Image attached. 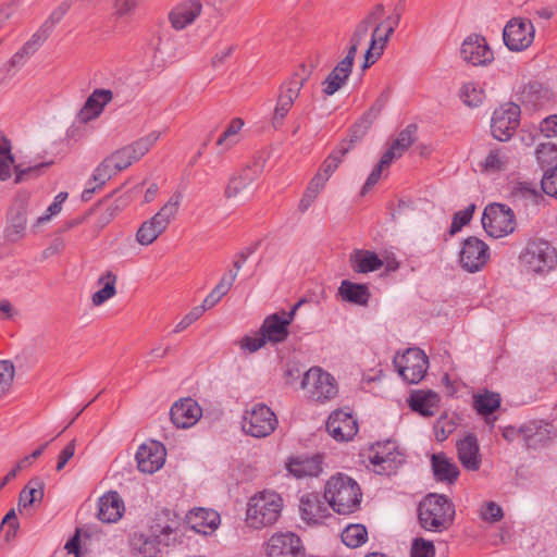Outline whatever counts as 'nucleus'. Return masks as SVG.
Listing matches in <instances>:
<instances>
[{
  "instance_id": "obj_3",
  "label": "nucleus",
  "mask_w": 557,
  "mask_h": 557,
  "mask_svg": "<svg viewBox=\"0 0 557 557\" xmlns=\"http://www.w3.org/2000/svg\"><path fill=\"white\" fill-rule=\"evenodd\" d=\"M283 499L274 491H262L249 499L246 521L253 529L274 524L282 511Z\"/></svg>"
},
{
  "instance_id": "obj_44",
  "label": "nucleus",
  "mask_w": 557,
  "mask_h": 557,
  "mask_svg": "<svg viewBox=\"0 0 557 557\" xmlns=\"http://www.w3.org/2000/svg\"><path fill=\"white\" fill-rule=\"evenodd\" d=\"M343 543L350 548H357L368 540V531L363 524H349L342 532Z\"/></svg>"
},
{
  "instance_id": "obj_11",
  "label": "nucleus",
  "mask_w": 557,
  "mask_h": 557,
  "mask_svg": "<svg viewBox=\"0 0 557 557\" xmlns=\"http://www.w3.org/2000/svg\"><path fill=\"white\" fill-rule=\"evenodd\" d=\"M520 107L513 102H507L497 108L492 116V135L499 141L511 138L520 124Z\"/></svg>"
},
{
  "instance_id": "obj_29",
  "label": "nucleus",
  "mask_w": 557,
  "mask_h": 557,
  "mask_svg": "<svg viewBox=\"0 0 557 557\" xmlns=\"http://www.w3.org/2000/svg\"><path fill=\"white\" fill-rule=\"evenodd\" d=\"M124 503L117 492H109L99 499L98 518L107 523L116 522L124 512Z\"/></svg>"
},
{
  "instance_id": "obj_53",
  "label": "nucleus",
  "mask_w": 557,
  "mask_h": 557,
  "mask_svg": "<svg viewBox=\"0 0 557 557\" xmlns=\"http://www.w3.org/2000/svg\"><path fill=\"white\" fill-rule=\"evenodd\" d=\"M15 367L10 360H0V399L7 395L13 383Z\"/></svg>"
},
{
  "instance_id": "obj_26",
  "label": "nucleus",
  "mask_w": 557,
  "mask_h": 557,
  "mask_svg": "<svg viewBox=\"0 0 557 557\" xmlns=\"http://www.w3.org/2000/svg\"><path fill=\"white\" fill-rule=\"evenodd\" d=\"M261 165L255 163L246 166L238 175L233 176L225 188L226 198L238 197L243 191L248 189L261 173Z\"/></svg>"
},
{
  "instance_id": "obj_41",
  "label": "nucleus",
  "mask_w": 557,
  "mask_h": 557,
  "mask_svg": "<svg viewBox=\"0 0 557 557\" xmlns=\"http://www.w3.org/2000/svg\"><path fill=\"white\" fill-rule=\"evenodd\" d=\"M116 281L117 277L112 271H106L99 278L98 284L102 285V288L96 292L92 297V304L95 306H101L116 294Z\"/></svg>"
},
{
  "instance_id": "obj_43",
  "label": "nucleus",
  "mask_w": 557,
  "mask_h": 557,
  "mask_svg": "<svg viewBox=\"0 0 557 557\" xmlns=\"http://www.w3.org/2000/svg\"><path fill=\"white\" fill-rule=\"evenodd\" d=\"M507 152L506 148L490 150L484 161L481 163L482 171L493 173L506 170L510 161Z\"/></svg>"
},
{
  "instance_id": "obj_55",
  "label": "nucleus",
  "mask_w": 557,
  "mask_h": 557,
  "mask_svg": "<svg viewBox=\"0 0 557 557\" xmlns=\"http://www.w3.org/2000/svg\"><path fill=\"white\" fill-rule=\"evenodd\" d=\"M536 160L542 169L557 161V145L553 143L540 144L535 150Z\"/></svg>"
},
{
  "instance_id": "obj_54",
  "label": "nucleus",
  "mask_w": 557,
  "mask_h": 557,
  "mask_svg": "<svg viewBox=\"0 0 557 557\" xmlns=\"http://www.w3.org/2000/svg\"><path fill=\"white\" fill-rule=\"evenodd\" d=\"M132 545L133 549L139 557H156L159 553L156 540L139 536L133 540Z\"/></svg>"
},
{
  "instance_id": "obj_30",
  "label": "nucleus",
  "mask_w": 557,
  "mask_h": 557,
  "mask_svg": "<svg viewBox=\"0 0 557 557\" xmlns=\"http://www.w3.org/2000/svg\"><path fill=\"white\" fill-rule=\"evenodd\" d=\"M458 458L461 465L470 471L479 470L481 456L478 440L474 435H468L457 443Z\"/></svg>"
},
{
  "instance_id": "obj_34",
  "label": "nucleus",
  "mask_w": 557,
  "mask_h": 557,
  "mask_svg": "<svg viewBox=\"0 0 557 557\" xmlns=\"http://www.w3.org/2000/svg\"><path fill=\"white\" fill-rule=\"evenodd\" d=\"M388 97L389 95L387 91L381 94V96L375 100L369 111L366 112L359 122L352 126L351 134L356 139H360L367 133L372 122L376 120L381 114L388 100Z\"/></svg>"
},
{
  "instance_id": "obj_46",
  "label": "nucleus",
  "mask_w": 557,
  "mask_h": 557,
  "mask_svg": "<svg viewBox=\"0 0 557 557\" xmlns=\"http://www.w3.org/2000/svg\"><path fill=\"white\" fill-rule=\"evenodd\" d=\"M243 126L244 121L240 117H234L216 140V145L225 150L234 147L239 141L238 133Z\"/></svg>"
},
{
  "instance_id": "obj_37",
  "label": "nucleus",
  "mask_w": 557,
  "mask_h": 557,
  "mask_svg": "<svg viewBox=\"0 0 557 557\" xmlns=\"http://www.w3.org/2000/svg\"><path fill=\"white\" fill-rule=\"evenodd\" d=\"M339 294L344 300L356 305H367L370 292L367 285L344 280L339 286Z\"/></svg>"
},
{
  "instance_id": "obj_63",
  "label": "nucleus",
  "mask_w": 557,
  "mask_h": 557,
  "mask_svg": "<svg viewBox=\"0 0 557 557\" xmlns=\"http://www.w3.org/2000/svg\"><path fill=\"white\" fill-rule=\"evenodd\" d=\"M7 525L5 539L9 541L15 536L16 531L20 527L17 517L14 509H11L3 518L0 529Z\"/></svg>"
},
{
  "instance_id": "obj_8",
  "label": "nucleus",
  "mask_w": 557,
  "mask_h": 557,
  "mask_svg": "<svg viewBox=\"0 0 557 557\" xmlns=\"http://www.w3.org/2000/svg\"><path fill=\"white\" fill-rule=\"evenodd\" d=\"M393 363L403 380L418 384L425 375L429 359L420 348H408L403 355L395 356Z\"/></svg>"
},
{
  "instance_id": "obj_5",
  "label": "nucleus",
  "mask_w": 557,
  "mask_h": 557,
  "mask_svg": "<svg viewBox=\"0 0 557 557\" xmlns=\"http://www.w3.org/2000/svg\"><path fill=\"white\" fill-rule=\"evenodd\" d=\"M300 388L307 392L310 399L318 403L330 400L338 393L335 379L320 367H312L304 373Z\"/></svg>"
},
{
  "instance_id": "obj_48",
  "label": "nucleus",
  "mask_w": 557,
  "mask_h": 557,
  "mask_svg": "<svg viewBox=\"0 0 557 557\" xmlns=\"http://www.w3.org/2000/svg\"><path fill=\"white\" fill-rule=\"evenodd\" d=\"M417 126L413 124L408 125L403 129L397 138L392 143L391 148L401 157L414 143Z\"/></svg>"
},
{
  "instance_id": "obj_13",
  "label": "nucleus",
  "mask_w": 557,
  "mask_h": 557,
  "mask_svg": "<svg viewBox=\"0 0 557 557\" xmlns=\"http://www.w3.org/2000/svg\"><path fill=\"white\" fill-rule=\"evenodd\" d=\"M28 199L18 197L14 200L7 214L4 238L9 243H17L24 238L27 226Z\"/></svg>"
},
{
  "instance_id": "obj_23",
  "label": "nucleus",
  "mask_w": 557,
  "mask_h": 557,
  "mask_svg": "<svg viewBox=\"0 0 557 557\" xmlns=\"http://www.w3.org/2000/svg\"><path fill=\"white\" fill-rule=\"evenodd\" d=\"M202 416V409L191 398L176 401L170 411L171 421L176 428L188 429L195 425Z\"/></svg>"
},
{
  "instance_id": "obj_14",
  "label": "nucleus",
  "mask_w": 557,
  "mask_h": 557,
  "mask_svg": "<svg viewBox=\"0 0 557 557\" xmlns=\"http://www.w3.org/2000/svg\"><path fill=\"white\" fill-rule=\"evenodd\" d=\"M268 557H305L300 537L293 532L273 534L267 543Z\"/></svg>"
},
{
  "instance_id": "obj_33",
  "label": "nucleus",
  "mask_w": 557,
  "mask_h": 557,
  "mask_svg": "<svg viewBox=\"0 0 557 557\" xmlns=\"http://www.w3.org/2000/svg\"><path fill=\"white\" fill-rule=\"evenodd\" d=\"M349 263L356 273H369L383 267V261L375 252L364 249H355L349 256Z\"/></svg>"
},
{
  "instance_id": "obj_16",
  "label": "nucleus",
  "mask_w": 557,
  "mask_h": 557,
  "mask_svg": "<svg viewBox=\"0 0 557 557\" xmlns=\"http://www.w3.org/2000/svg\"><path fill=\"white\" fill-rule=\"evenodd\" d=\"M488 246L476 237H468L460 251V264L470 273L481 270L488 260Z\"/></svg>"
},
{
  "instance_id": "obj_60",
  "label": "nucleus",
  "mask_w": 557,
  "mask_h": 557,
  "mask_svg": "<svg viewBox=\"0 0 557 557\" xmlns=\"http://www.w3.org/2000/svg\"><path fill=\"white\" fill-rule=\"evenodd\" d=\"M165 517H168V512H163L161 516H159L151 525V531L154 536L170 535L175 530L176 521H170L169 519L163 521Z\"/></svg>"
},
{
  "instance_id": "obj_17",
  "label": "nucleus",
  "mask_w": 557,
  "mask_h": 557,
  "mask_svg": "<svg viewBox=\"0 0 557 557\" xmlns=\"http://www.w3.org/2000/svg\"><path fill=\"white\" fill-rule=\"evenodd\" d=\"M460 54L463 61L474 66L487 65L494 60L493 51L486 39L476 34H472L463 40Z\"/></svg>"
},
{
  "instance_id": "obj_62",
  "label": "nucleus",
  "mask_w": 557,
  "mask_h": 557,
  "mask_svg": "<svg viewBox=\"0 0 557 557\" xmlns=\"http://www.w3.org/2000/svg\"><path fill=\"white\" fill-rule=\"evenodd\" d=\"M504 516L502 507L494 503L487 502L481 508V517L483 520L488 522H497Z\"/></svg>"
},
{
  "instance_id": "obj_45",
  "label": "nucleus",
  "mask_w": 557,
  "mask_h": 557,
  "mask_svg": "<svg viewBox=\"0 0 557 557\" xmlns=\"http://www.w3.org/2000/svg\"><path fill=\"white\" fill-rule=\"evenodd\" d=\"M473 405L479 414L488 416L499 408L500 396L497 393L486 391L474 396Z\"/></svg>"
},
{
  "instance_id": "obj_52",
  "label": "nucleus",
  "mask_w": 557,
  "mask_h": 557,
  "mask_svg": "<svg viewBox=\"0 0 557 557\" xmlns=\"http://www.w3.org/2000/svg\"><path fill=\"white\" fill-rule=\"evenodd\" d=\"M512 195L516 198L528 200L534 205H536L540 201V199L543 198L541 191L536 188V186L529 182L518 183L513 187Z\"/></svg>"
},
{
  "instance_id": "obj_15",
  "label": "nucleus",
  "mask_w": 557,
  "mask_h": 557,
  "mask_svg": "<svg viewBox=\"0 0 557 557\" xmlns=\"http://www.w3.org/2000/svg\"><path fill=\"white\" fill-rule=\"evenodd\" d=\"M369 459L376 467L377 473L388 475L404 462V456L397 450L396 444L391 441L373 446Z\"/></svg>"
},
{
  "instance_id": "obj_31",
  "label": "nucleus",
  "mask_w": 557,
  "mask_h": 557,
  "mask_svg": "<svg viewBox=\"0 0 557 557\" xmlns=\"http://www.w3.org/2000/svg\"><path fill=\"white\" fill-rule=\"evenodd\" d=\"M440 396L433 391H417L410 395L409 406L413 411L423 417H432L436 413Z\"/></svg>"
},
{
  "instance_id": "obj_19",
  "label": "nucleus",
  "mask_w": 557,
  "mask_h": 557,
  "mask_svg": "<svg viewBox=\"0 0 557 557\" xmlns=\"http://www.w3.org/2000/svg\"><path fill=\"white\" fill-rule=\"evenodd\" d=\"M165 456V447L160 442L144 443L136 453L138 469L145 473H154L163 466Z\"/></svg>"
},
{
  "instance_id": "obj_7",
  "label": "nucleus",
  "mask_w": 557,
  "mask_h": 557,
  "mask_svg": "<svg viewBox=\"0 0 557 557\" xmlns=\"http://www.w3.org/2000/svg\"><path fill=\"white\" fill-rule=\"evenodd\" d=\"M400 22V14L381 17L370 37L369 47L364 53L362 70H367L381 57L383 50Z\"/></svg>"
},
{
  "instance_id": "obj_28",
  "label": "nucleus",
  "mask_w": 557,
  "mask_h": 557,
  "mask_svg": "<svg viewBox=\"0 0 557 557\" xmlns=\"http://www.w3.org/2000/svg\"><path fill=\"white\" fill-rule=\"evenodd\" d=\"M113 94L109 89H96L87 98L84 107L78 112L79 121H90L96 119L102 112L104 106L112 100Z\"/></svg>"
},
{
  "instance_id": "obj_9",
  "label": "nucleus",
  "mask_w": 557,
  "mask_h": 557,
  "mask_svg": "<svg viewBox=\"0 0 557 557\" xmlns=\"http://www.w3.org/2000/svg\"><path fill=\"white\" fill-rule=\"evenodd\" d=\"M242 425L244 432L253 437H267L275 430L277 418L268 406L256 404L245 410Z\"/></svg>"
},
{
  "instance_id": "obj_4",
  "label": "nucleus",
  "mask_w": 557,
  "mask_h": 557,
  "mask_svg": "<svg viewBox=\"0 0 557 557\" xmlns=\"http://www.w3.org/2000/svg\"><path fill=\"white\" fill-rule=\"evenodd\" d=\"M520 265L534 274H547L557 265V250L547 240L530 239L519 255Z\"/></svg>"
},
{
  "instance_id": "obj_36",
  "label": "nucleus",
  "mask_w": 557,
  "mask_h": 557,
  "mask_svg": "<svg viewBox=\"0 0 557 557\" xmlns=\"http://www.w3.org/2000/svg\"><path fill=\"white\" fill-rule=\"evenodd\" d=\"M432 470L437 481L454 483L459 476V469L444 454L432 456Z\"/></svg>"
},
{
  "instance_id": "obj_27",
  "label": "nucleus",
  "mask_w": 557,
  "mask_h": 557,
  "mask_svg": "<svg viewBox=\"0 0 557 557\" xmlns=\"http://www.w3.org/2000/svg\"><path fill=\"white\" fill-rule=\"evenodd\" d=\"M290 322L278 313L267 317L260 327V333L264 339L270 343H282L288 336V325Z\"/></svg>"
},
{
  "instance_id": "obj_25",
  "label": "nucleus",
  "mask_w": 557,
  "mask_h": 557,
  "mask_svg": "<svg viewBox=\"0 0 557 557\" xmlns=\"http://www.w3.org/2000/svg\"><path fill=\"white\" fill-rule=\"evenodd\" d=\"M354 61L355 59L351 55L346 54V57L337 63V65L322 83L323 92L325 95H334L346 84L351 73Z\"/></svg>"
},
{
  "instance_id": "obj_18",
  "label": "nucleus",
  "mask_w": 557,
  "mask_h": 557,
  "mask_svg": "<svg viewBox=\"0 0 557 557\" xmlns=\"http://www.w3.org/2000/svg\"><path fill=\"white\" fill-rule=\"evenodd\" d=\"M385 15V8L383 4H375L367 15L356 25L355 30L350 37L349 48L347 54L354 59L356 57L359 46H361L368 38L369 34L376 27V22Z\"/></svg>"
},
{
  "instance_id": "obj_24",
  "label": "nucleus",
  "mask_w": 557,
  "mask_h": 557,
  "mask_svg": "<svg viewBox=\"0 0 557 557\" xmlns=\"http://www.w3.org/2000/svg\"><path fill=\"white\" fill-rule=\"evenodd\" d=\"M202 11L201 0H183L169 13L171 26L182 30L191 25Z\"/></svg>"
},
{
  "instance_id": "obj_50",
  "label": "nucleus",
  "mask_w": 557,
  "mask_h": 557,
  "mask_svg": "<svg viewBox=\"0 0 557 557\" xmlns=\"http://www.w3.org/2000/svg\"><path fill=\"white\" fill-rule=\"evenodd\" d=\"M14 163L11 153V144L8 139H0V182L8 180L11 176V170Z\"/></svg>"
},
{
  "instance_id": "obj_58",
  "label": "nucleus",
  "mask_w": 557,
  "mask_h": 557,
  "mask_svg": "<svg viewBox=\"0 0 557 557\" xmlns=\"http://www.w3.org/2000/svg\"><path fill=\"white\" fill-rule=\"evenodd\" d=\"M411 557H435L433 542L422 537L414 539L411 544Z\"/></svg>"
},
{
  "instance_id": "obj_59",
  "label": "nucleus",
  "mask_w": 557,
  "mask_h": 557,
  "mask_svg": "<svg viewBox=\"0 0 557 557\" xmlns=\"http://www.w3.org/2000/svg\"><path fill=\"white\" fill-rule=\"evenodd\" d=\"M541 187L546 195L557 198V164L545 171Z\"/></svg>"
},
{
  "instance_id": "obj_1",
  "label": "nucleus",
  "mask_w": 557,
  "mask_h": 557,
  "mask_svg": "<svg viewBox=\"0 0 557 557\" xmlns=\"http://www.w3.org/2000/svg\"><path fill=\"white\" fill-rule=\"evenodd\" d=\"M324 499L336 513L350 515L360 508L362 492L352 478L337 473L327 480Z\"/></svg>"
},
{
  "instance_id": "obj_38",
  "label": "nucleus",
  "mask_w": 557,
  "mask_h": 557,
  "mask_svg": "<svg viewBox=\"0 0 557 557\" xmlns=\"http://www.w3.org/2000/svg\"><path fill=\"white\" fill-rule=\"evenodd\" d=\"M357 140L358 139L351 135L349 143H341L339 146L323 161L318 172H322V176L329 180L342 163L346 153L350 150L351 145Z\"/></svg>"
},
{
  "instance_id": "obj_32",
  "label": "nucleus",
  "mask_w": 557,
  "mask_h": 557,
  "mask_svg": "<svg viewBox=\"0 0 557 557\" xmlns=\"http://www.w3.org/2000/svg\"><path fill=\"white\" fill-rule=\"evenodd\" d=\"M286 468L288 472L297 479L318 476L322 471L321 459L319 456L290 458Z\"/></svg>"
},
{
  "instance_id": "obj_22",
  "label": "nucleus",
  "mask_w": 557,
  "mask_h": 557,
  "mask_svg": "<svg viewBox=\"0 0 557 557\" xmlns=\"http://www.w3.org/2000/svg\"><path fill=\"white\" fill-rule=\"evenodd\" d=\"M503 436L508 442L522 440L524 445L529 448H535L540 443L545 441L547 430L545 426L537 422H529L520 428L507 426L503 430Z\"/></svg>"
},
{
  "instance_id": "obj_64",
  "label": "nucleus",
  "mask_w": 557,
  "mask_h": 557,
  "mask_svg": "<svg viewBox=\"0 0 557 557\" xmlns=\"http://www.w3.org/2000/svg\"><path fill=\"white\" fill-rule=\"evenodd\" d=\"M203 308L198 306L193 308L184 318L175 325L173 332L180 333L187 329L190 324L197 321L203 314Z\"/></svg>"
},
{
  "instance_id": "obj_39",
  "label": "nucleus",
  "mask_w": 557,
  "mask_h": 557,
  "mask_svg": "<svg viewBox=\"0 0 557 557\" xmlns=\"http://www.w3.org/2000/svg\"><path fill=\"white\" fill-rule=\"evenodd\" d=\"M45 484L40 479H32L21 491L18 496V510L22 511L44 498Z\"/></svg>"
},
{
  "instance_id": "obj_2",
  "label": "nucleus",
  "mask_w": 557,
  "mask_h": 557,
  "mask_svg": "<svg viewBox=\"0 0 557 557\" xmlns=\"http://www.w3.org/2000/svg\"><path fill=\"white\" fill-rule=\"evenodd\" d=\"M418 517L423 529L441 532L451 525L455 506L445 495L430 494L420 503Z\"/></svg>"
},
{
  "instance_id": "obj_61",
  "label": "nucleus",
  "mask_w": 557,
  "mask_h": 557,
  "mask_svg": "<svg viewBox=\"0 0 557 557\" xmlns=\"http://www.w3.org/2000/svg\"><path fill=\"white\" fill-rule=\"evenodd\" d=\"M267 341L264 336L260 333V331L255 336L246 335L239 342L238 345L243 350H247L249 352H256L260 348L265 345Z\"/></svg>"
},
{
  "instance_id": "obj_49",
  "label": "nucleus",
  "mask_w": 557,
  "mask_h": 557,
  "mask_svg": "<svg viewBox=\"0 0 557 557\" xmlns=\"http://www.w3.org/2000/svg\"><path fill=\"white\" fill-rule=\"evenodd\" d=\"M158 139L159 133L151 132L147 136L139 138L138 140L134 141L131 145H127V148L129 149V152L134 161H137L141 157H144L149 151V149L157 143Z\"/></svg>"
},
{
  "instance_id": "obj_56",
  "label": "nucleus",
  "mask_w": 557,
  "mask_h": 557,
  "mask_svg": "<svg viewBox=\"0 0 557 557\" xmlns=\"http://www.w3.org/2000/svg\"><path fill=\"white\" fill-rule=\"evenodd\" d=\"M456 422L448 416H442L434 425L435 438L438 442H444L455 431Z\"/></svg>"
},
{
  "instance_id": "obj_20",
  "label": "nucleus",
  "mask_w": 557,
  "mask_h": 557,
  "mask_svg": "<svg viewBox=\"0 0 557 557\" xmlns=\"http://www.w3.org/2000/svg\"><path fill=\"white\" fill-rule=\"evenodd\" d=\"M330 506L318 493H307L300 497L299 511L308 524H321L330 516Z\"/></svg>"
},
{
  "instance_id": "obj_6",
  "label": "nucleus",
  "mask_w": 557,
  "mask_h": 557,
  "mask_svg": "<svg viewBox=\"0 0 557 557\" xmlns=\"http://www.w3.org/2000/svg\"><path fill=\"white\" fill-rule=\"evenodd\" d=\"M482 225L491 237L502 238L515 231L516 216L508 206L491 203L484 209Z\"/></svg>"
},
{
  "instance_id": "obj_35",
  "label": "nucleus",
  "mask_w": 557,
  "mask_h": 557,
  "mask_svg": "<svg viewBox=\"0 0 557 557\" xmlns=\"http://www.w3.org/2000/svg\"><path fill=\"white\" fill-rule=\"evenodd\" d=\"M188 522L195 531L206 534L208 530L213 531L218 528L220 524V516L214 510L198 508L189 512Z\"/></svg>"
},
{
  "instance_id": "obj_40",
  "label": "nucleus",
  "mask_w": 557,
  "mask_h": 557,
  "mask_svg": "<svg viewBox=\"0 0 557 557\" xmlns=\"http://www.w3.org/2000/svg\"><path fill=\"white\" fill-rule=\"evenodd\" d=\"M182 200V193L175 191L152 218L166 230L172 221L175 220Z\"/></svg>"
},
{
  "instance_id": "obj_51",
  "label": "nucleus",
  "mask_w": 557,
  "mask_h": 557,
  "mask_svg": "<svg viewBox=\"0 0 557 557\" xmlns=\"http://www.w3.org/2000/svg\"><path fill=\"white\" fill-rule=\"evenodd\" d=\"M116 173H119V171L114 169L113 163H111L109 159L106 158L95 169L91 178L89 180V185L97 183V186L102 187Z\"/></svg>"
},
{
  "instance_id": "obj_10",
  "label": "nucleus",
  "mask_w": 557,
  "mask_h": 557,
  "mask_svg": "<svg viewBox=\"0 0 557 557\" xmlns=\"http://www.w3.org/2000/svg\"><path fill=\"white\" fill-rule=\"evenodd\" d=\"M307 77V73L304 75L296 73L287 83L281 86L272 117V126L275 129L282 127L284 120L293 108L295 100L298 98Z\"/></svg>"
},
{
  "instance_id": "obj_57",
  "label": "nucleus",
  "mask_w": 557,
  "mask_h": 557,
  "mask_svg": "<svg viewBox=\"0 0 557 557\" xmlns=\"http://www.w3.org/2000/svg\"><path fill=\"white\" fill-rule=\"evenodd\" d=\"M107 158L111 163H113V168L116 169L119 172L125 170L134 162V159L127 146H124L123 148L114 151Z\"/></svg>"
},
{
  "instance_id": "obj_21",
  "label": "nucleus",
  "mask_w": 557,
  "mask_h": 557,
  "mask_svg": "<svg viewBox=\"0 0 557 557\" xmlns=\"http://www.w3.org/2000/svg\"><path fill=\"white\" fill-rule=\"evenodd\" d=\"M326 430L334 440L347 442L357 434L358 424L351 413L344 410H335L327 419Z\"/></svg>"
},
{
  "instance_id": "obj_42",
  "label": "nucleus",
  "mask_w": 557,
  "mask_h": 557,
  "mask_svg": "<svg viewBox=\"0 0 557 557\" xmlns=\"http://www.w3.org/2000/svg\"><path fill=\"white\" fill-rule=\"evenodd\" d=\"M166 230L152 216L141 223L136 232V242L141 246H149Z\"/></svg>"
},
{
  "instance_id": "obj_47",
  "label": "nucleus",
  "mask_w": 557,
  "mask_h": 557,
  "mask_svg": "<svg viewBox=\"0 0 557 557\" xmlns=\"http://www.w3.org/2000/svg\"><path fill=\"white\" fill-rule=\"evenodd\" d=\"M459 97L466 106L476 108L483 102L485 95L479 84L466 83L459 90Z\"/></svg>"
},
{
  "instance_id": "obj_12",
  "label": "nucleus",
  "mask_w": 557,
  "mask_h": 557,
  "mask_svg": "<svg viewBox=\"0 0 557 557\" xmlns=\"http://www.w3.org/2000/svg\"><path fill=\"white\" fill-rule=\"evenodd\" d=\"M535 28L530 20L513 17L507 22L503 32L506 47L511 51H522L534 40Z\"/></svg>"
}]
</instances>
